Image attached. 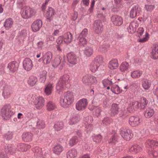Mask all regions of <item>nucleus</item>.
I'll return each mask as SVG.
<instances>
[{
    "instance_id": "nucleus-43",
    "label": "nucleus",
    "mask_w": 158,
    "mask_h": 158,
    "mask_svg": "<svg viewBox=\"0 0 158 158\" xmlns=\"http://www.w3.org/2000/svg\"><path fill=\"white\" fill-rule=\"evenodd\" d=\"M13 23V21L12 19L10 18L5 20L4 23V26L6 29H9L11 27Z\"/></svg>"
},
{
    "instance_id": "nucleus-21",
    "label": "nucleus",
    "mask_w": 158,
    "mask_h": 158,
    "mask_svg": "<svg viewBox=\"0 0 158 158\" xmlns=\"http://www.w3.org/2000/svg\"><path fill=\"white\" fill-rule=\"evenodd\" d=\"M2 95L5 99L9 98L12 93L11 87L8 85H6L3 87Z\"/></svg>"
},
{
    "instance_id": "nucleus-12",
    "label": "nucleus",
    "mask_w": 158,
    "mask_h": 158,
    "mask_svg": "<svg viewBox=\"0 0 158 158\" xmlns=\"http://www.w3.org/2000/svg\"><path fill=\"white\" fill-rule=\"evenodd\" d=\"M93 29L96 33L99 34H101L103 30L102 24L100 20L95 21L93 24Z\"/></svg>"
},
{
    "instance_id": "nucleus-45",
    "label": "nucleus",
    "mask_w": 158,
    "mask_h": 158,
    "mask_svg": "<svg viewBox=\"0 0 158 158\" xmlns=\"http://www.w3.org/2000/svg\"><path fill=\"white\" fill-rule=\"evenodd\" d=\"M27 37V31L26 30H23L19 33L18 38L19 40H23Z\"/></svg>"
},
{
    "instance_id": "nucleus-55",
    "label": "nucleus",
    "mask_w": 158,
    "mask_h": 158,
    "mask_svg": "<svg viewBox=\"0 0 158 158\" xmlns=\"http://www.w3.org/2000/svg\"><path fill=\"white\" fill-rule=\"evenodd\" d=\"M102 83L104 87H106L108 86H110L113 85V83L111 81L107 79H105L102 81Z\"/></svg>"
},
{
    "instance_id": "nucleus-23",
    "label": "nucleus",
    "mask_w": 158,
    "mask_h": 158,
    "mask_svg": "<svg viewBox=\"0 0 158 158\" xmlns=\"http://www.w3.org/2000/svg\"><path fill=\"white\" fill-rule=\"evenodd\" d=\"M54 87L53 83L49 82L45 86L44 91L45 94L48 95H50L52 93Z\"/></svg>"
},
{
    "instance_id": "nucleus-57",
    "label": "nucleus",
    "mask_w": 158,
    "mask_h": 158,
    "mask_svg": "<svg viewBox=\"0 0 158 158\" xmlns=\"http://www.w3.org/2000/svg\"><path fill=\"white\" fill-rule=\"evenodd\" d=\"M155 8V6L154 5L146 4L145 5L144 8L147 11L151 12Z\"/></svg>"
},
{
    "instance_id": "nucleus-38",
    "label": "nucleus",
    "mask_w": 158,
    "mask_h": 158,
    "mask_svg": "<svg viewBox=\"0 0 158 158\" xmlns=\"http://www.w3.org/2000/svg\"><path fill=\"white\" fill-rule=\"evenodd\" d=\"M38 81L37 77L35 76L31 75L30 77L28 80V83L31 86H33Z\"/></svg>"
},
{
    "instance_id": "nucleus-3",
    "label": "nucleus",
    "mask_w": 158,
    "mask_h": 158,
    "mask_svg": "<svg viewBox=\"0 0 158 158\" xmlns=\"http://www.w3.org/2000/svg\"><path fill=\"white\" fill-rule=\"evenodd\" d=\"M103 62L102 57L98 56L91 63L90 66V69L92 72H95L96 70H101L104 66L100 64Z\"/></svg>"
},
{
    "instance_id": "nucleus-14",
    "label": "nucleus",
    "mask_w": 158,
    "mask_h": 158,
    "mask_svg": "<svg viewBox=\"0 0 158 158\" xmlns=\"http://www.w3.org/2000/svg\"><path fill=\"white\" fill-rule=\"evenodd\" d=\"M141 11L140 7L138 5H136L132 7L130 12V17L134 18L137 16L139 15Z\"/></svg>"
},
{
    "instance_id": "nucleus-50",
    "label": "nucleus",
    "mask_w": 158,
    "mask_h": 158,
    "mask_svg": "<svg viewBox=\"0 0 158 158\" xmlns=\"http://www.w3.org/2000/svg\"><path fill=\"white\" fill-rule=\"evenodd\" d=\"M93 49L91 47H87L84 51V53L87 56H89L92 54Z\"/></svg>"
},
{
    "instance_id": "nucleus-39",
    "label": "nucleus",
    "mask_w": 158,
    "mask_h": 158,
    "mask_svg": "<svg viewBox=\"0 0 158 158\" xmlns=\"http://www.w3.org/2000/svg\"><path fill=\"white\" fill-rule=\"evenodd\" d=\"M120 70L122 72H127L129 70V65L126 62H123L120 66Z\"/></svg>"
},
{
    "instance_id": "nucleus-41",
    "label": "nucleus",
    "mask_w": 158,
    "mask_h": 158,
    "mask_svg": "<svg viewBox=\"0 0 158 158\" xmlns=\"http://www.w3.org/2000/svg\"><path fill=\"white\" fill-rule=\"evenodd\" d=\"M110 90L112 92L116 94H118L122 92V89L116 85H112Z\"/></svg>"
},
{
    "instance_id": "nucleus-59",
    "label": "nucleus",
    "mask_w": 158,
    "mask_h": 158,
    "mask_svg": "<svg viewBox=\"0 0 158 158\" xmlns=\"http://www.w3.org/2000/svg\"><path fill=\"white\" fill-rule=\"evenodd\" d=\"M24 3V0H17L16 2L17 7L19 9L22 8L23 6Z\"/></svg>"
},
{
    "instance_id": "nucleus-33",
    "label": "nucleus",
    "mask_w": 158,
    "mask_h": 158,
    "mask_svg": "<svg viewBox=\"0 0 158 158\" xmlns=\"http://www.w3.org/2000/svg\"><path fill=\"white\" fill-rule=\"evenodd\" d=\"M63 59L62 60L60 56H57L55 58L52 64V66L54 67H56L60 63L61 61L64 62L65 61V57L63 56Z\"/></svg>"
},
{
    "instance_id": "nucleus-61",
    "label": "nucleus",
    "mask_w": 158,
    "mask_h": 158,
    "mask_svg": "<svg viewBox=\"0 0 158 158\" xmlns=\"http://www.w3.org/2000/svg\"><path fill=\"white\" fill-rule=\"evenodd\" d=\"M111 120L108 117L105 118L102 121V123L104 125H107L110 123Z\"/></svg>"
},
{
    "instance_id": "nucleus-56",
    "label": "nucleus",
    "mask_w": 158,
    "mask_h": 158,
    "mask_svg": "<svg viewBox=\"0 0 158 158\" xmlns=\"http://www.w3.org/2000/svg\"><path fill=\"white\" fill-rule=\"evenodd\" d=\"M93 141L96 143L100 142L102 139V136L100 134L96 135L93 136Z\"/></svg>"
},
{
    "instance_id": "nucleus-2",
    "label": "nucleus",
    "mask_w": 158,
    "mask_h": 158,
    "mask_svg": "<svg viewBox=\"0 0 158 158\" xmlns=\"http://www.w3.org/2000/svg\"><path fill=\"white\" fill-rule=\"evenodd\" d=\"M64 98L60 97V102L61 106L64 107H68L73 102L74 96L73 93L67 92L64 94Z\"/></svg>"
},
{
    "instance_id": "nucleus-28",
    "label": "nucleus",
    "mask_w": 158,
    "mask_h": 158,
    "mask_svg": "<svg viewBox=\"0 0 158 158\" xmlns=\"http://www.w3.org/2000/svg\"><path fill=\"white\" fill-rule=\"evenodd\" d=\"M151 53L152 59H158V44H155L153 46L152 48Z\"/></svg>"
},
{
    "instance_id": "nucleus-52",
    "label": "nucleus",
    "mask_w": 158,
    "mask_h": 158,
    "mask_svg": "<svg viewBox=\"0 0 158 158\" xmlns=\"http://www.w3.org/2000/svg\"><path fill=\"white\" fill-rule=\"evenodd\" d=\"M37 127L40 129L44 128L45 127V123L44 121L41 119H39L37 121Z\"/></svg>"
},
{
    "instance_id": "nucleus-54",
    "label": "nucleus",
    "mask_w": 158,
    "mask_h": 158,
    "mask_svg": "<svg viewBox=\"0 0 158 158\" xmlns=\"http://www.w3.org/2000/svg\"><path fill=\"white\" fill-rule=\"evenodd\" d=\"M118 139L117 135H114L109 140L108 143L110 144H114L118 142Z\"/></svg>"
},
{
    "instance_id": "nucleus-37",
    "label": "nucleus",
    "mask_w": 158,
    "mask_h": 158,
    "mask_svg": "<svg viewBox=\"0 0 158 158\" xmlns=\"http://www.w3.org/2000/svg\"><path fill=\"white\" fill-rule=\"evenodd\" d=\"M154 113V110L152 108L149 107L145 111L144 115L146 118H149L153 115Z\"/></svg>"
},
{
    "instance_id": "nucleus-18",
    "label": "nucleus",
    "mask_w": 158,
    "mask_h": 158,
    "mask_svg": "<svg viewBox=\"0 0 158 158\" xmlns=\"http://www.w3.org/2000/svg\"><path fill=\"white\" fill-rule=\"evenodd\" d=\"M141 122V119L139 117L131 116L129 119V123L133 127H135L139 125Z\"/></svg>"
},
{
    "instance_id": "nucleus-27",
    "label": "nucleus",
    "mask_w": 158,
    "mask_h": 158,
    "mask_svg": "<svg viewBox=\"0 0 158 158\" xmlns=\"http://www.w3.org/2000/svg\"><path fill=\"white\" fill-rule=\"evenodd\" d=\"M63 36L64 42L67 44L71 43L73 39L72 34L69 32L65 33Z\"/></svg>"
},
{
    "instance_id": "nucleus-40",
    "label": "nucleus",
    "mask_w": 158,
    "mask_h": 158,
    "mask_svg": "<svg viewBox=\"0 0 158 158\" xmlns=\"http://www.w3.org/2000/svg\"><path fill=\"white\" fill-rule=\"evenodd\" d=\"M63 150L62 146L59 144L55 146L53 149V151L54 153L59 155Z\"/></svg>"
},
{
    "instance_id": "nucleus-35",
    "label": "nucleus",
    "mask_w": 158,
    "mask_h": 158,
    "mask_svg": "<svg viewBox=\"0 0 158 158\" xmlns=\"http://www.w3.org/2000/svg\"><path fill=\"white\" fill-rule=\"evenodd\" d=\"M118 66V60L115 59L110 61L108 64L109 68L112 70L116 69Z\"/></svg>"
},
{
    "instance_id": "nucleus-53",
    "label": "nucleus",
    "mask_w": 158,
    "mask_h": 158,
    "mask_svg": "<svg viewBox=\"0 0 158 158\" xmlns=\"http://www.w3.org/2000/svg\"><path fill=\"white\" fill-rule=\"evenodd\" d=\"M109 47L110 45L109 44L104 42V43L100 47L98 50L99 51L105 52L106 51L107 49L109 48Z\"/></svg>"
},
{
    "instance_id": "nucleus-32",
    "label": "nucleus",
    "mask_w": 158,
    "mask_h": 158,
    "mask_svg": "<svg viewBox=\"0 0 158 158\" xmlns=\"http://www.w3.org/2000/svg\"><path fill=\"white\" fill-rule=\"evenodd\" d=\"M80 120V117L78 114H74L72 115L70 118L69 123L70 125L77 124Z\"/></svg>"
},
{
    "instance_id": "nucleus-6",
    "label": "nucleus",
    "mask_w": 158,
    "mask_h": 158,
    "mask_svg": "<svg viewBox=\"0 0 158 158\" xmlns=\"http://www.w3.org/2000/svg\"><path fill=\"white\" fill-rule=\"evenodd\" d=\"M35 13V10L28 6H25L21 13V15L23 19H27L33 16Z\"/></svg>"
},
{
    "instance_id": "nucleus-8",
    "label": "nucleus",
    "mask_w": 158,
    "mask_h": 158,
    "mask_svg": "<svg viewBox=\"0 0 158 158\" xmlns=\"http://www.w3.org/2000/svg\"><path fill=\"white\" fill-rule=\"evenodd\" d=\"M120 134L122 137L126 140H130L132 137L131 131L129 129L122 128L120 130Z\"/></svg>"
},
{
    "instance_id": "nucleus-25",
    "label": "nucleus",
    "mask_w": 158,
    "mask_h": 158,
    "mask_svg": "<svg viewBox=\"0 0 158 158\" xmlns=\"http://www.w3.org/2000/svg\"><path fill=\"white\" fill-rule=\"evenodd\" d=\"M33 135L30 132H24L22 135V140L24 142H29L32 139Z\"/></svg>"
},
{
    "instance_id": "nucleus-17",
    "label": "nucleus",
    "mask_w": 158,
    "mask_h": 158,
    "mask_svg": "<svg viewBox=\"0 0 158 158\" xmlns=\"http://www.w3.org/2000/svg\"><path fill=\"white\" fill-rule=\"evenodd\" d=\"M42 23L40 19H37L34 21L31 25L32 31L34 32L39 31L42 27Z\"/></svg>"
},
{
    "instance_id": "nucleus-48",
    "label": "nucleus",
    "mask_w": 158,
    "mask_h": 158,
    "mask_svg": "<svg viewBox=\"0 0 158 158\" xmlns=\"http://www.w3.org/2000/svg\"><path fill=\"white\" fill-rule=\"evenodd\" d=\"M64 126L63 123L61 122H58L54 125V128L55 130L59 131L62 129Z\"/></svg>"
},
{
    "instance_id": "nucleus-24",
    "label": "nucleus",
    "mask_w": 158,
    "mask_h": 158,
    "mask_svg": "<svg viewBox=\"0 0 158 158\" xmlns=\"http://www.w3.org/2000/svg\"><path fill=\"white\" fill-rule=\"evenodd\" d=\"M18 67L19 63L15 61L10 63L7 66V67L11 73L16 72L18 69Z\"/></svg>"
},
{
    "instance_id": "nucleus-34",
    "label": "nucleus",
    "mask_w": 158,
    "mask_h": 158,
    "mask_svg": "<svg viewBox=\"0 0 158 158\" xmlns=\"http://www.w3.org/2000/svg\"><path fill=\"white\" fill-rule=\"evenodd\" d=\"M16 149L19 151L25 152L30 149L31 146L28 145L23 143H20L17 145Z\"/></svg>"
},
{
    "instance_id": "nucleus-10",
    "label": "nucleus",
    "mask_w": 158,
    "mask_h": 158,
    "mask_svg": "<svg viewBox=\"0 0 158 158\" xmlns=\"http://www.w3.org/2000/svg\"><path fill=\"white\" fill-rule=\"evenodd\" d=\"M82 81L85 84L89 85L96 83L97 80L96 77L93 76L87 75L82 78Z\"/></svg>"
},
{
    "instance_id": "nucleus-62",
    "label": "nucleus",
    "mask_w": 158,
    "mask_h": 158,
    "mask_svg": "<svg viewBox=\"0 0 158 158\" xmlns=\"http://www.w3.org/2000/svg\"><path fill=\"white\" fill-rule=\"evenodd\" d=\"M88 34V30L86 28H84L81 32L79 36L80 37H85Z\"/></svg>"
},
{
    "instance_id": "nucleus-9",
    "label": "nucleus",
    "mask_w": 158,
    "mask_h": 158,
    "mask_svg": "<svg viewBox=\"0 0 158 158\" xmlns=\"http://www.w3.org/2000/svg\"><path fill=\"white\" fill-rule=\"evenodd\" d=\"M120 107L119 105L116 103H113L108 111L109 114L112 117H114L117 115L118 113Z\"/></svg>"
},
{
    "instance_id": "nucleus-63",
    "label": "nucleus",
    "mask_w": 158,
    "mask_h": 158,
    "mask_svg": "<svg viewBox=\"0 0 158 158\" xmlns=\"http://www.w3.org/2000/svg\"><path fill=\"white\" fill-rule=\"evenodd\" d=\"M154 122L155 124L156 130L158 131V114L155 116Z\"/></svg>"
},
{
    "instance_id": "nucleus-15",
    "label": "nucleus",
    "mask_w": 158,
    "mask_h": 158,
    "mask_svg": "<svg viewBox=\"0 0 158 158\" xmlns=\"http://www.w3.org/2000/svg\"><path fill=\"white\" fill-rule=\"evenodd\" d=\"M111 21L116 26H120L123 23V19L122 17L116 15H112Z\"/></svg>"
},
{
    "instance_id": "nucleus-46",
    "label": "nucleus",
    "mask_w": 158,
    "mask_h": 158,
    "mask_svg": "<svg viewBox=\"0 0 158 158\" xmlns=\"http://www.w3.org/2000/svg\"><path fill=\"white\" fill-rule=\"evenodd\" d=\"M32 151L34 153V155L37 156L41 157L42 156L43 152L41 149L38 147H36L32 149Z\"/></svg>"
},
{
    "instance_id": "nucleus-1",
    "label": "nucleus",
    "mask_w": 158,
    "mask_h": 158,
    "mask_svg": "<svg viewBox=\"0 0 158 158\" xmlns=\"http://www.w3.org/2000/svg\"><path fill=\"white\" fill-rule=\"evenodd\" d=\"M69 76L67 74L64 75L61 77L56 86V89L57 91H59L58 93L63 89H65L69 87Z\"/></svg>"
},
{
    "instance_id": "nucleus-11",
    "label": "nucleus",
    "mask_w": 158,
    "mask_h": 158,
    "mask_svg": "<svg viewBox=\"0 0 158 158\" xmlns=\"http://www.w3.org/2000/svg\"><path fill=\"white\" fill-rule=\"evenodd\" d=\"M88 102L86 99L83 98L79 100L76 104V108L77 110H83L86 107Z\"/></svg>"
},
{
    "instance_id": "nucleus-36",
    "label": "nucleus",
    "mask_w": 158,
    "mask_h": 158,
    "mask_svg": "<svg viewBox=\"0 0 158 158\" xmlns=\"http://www.w3.org/2000/svg\"><path fill=\"white\" fill-rule=\"evenodd\" d=\"M77 155V150L74 148H72L69 150L67 153V158H75Z\"/></svg>"
},
{
    "instance_id": "nucleus-20",
    "label": "nucleus",
    "mask_w": 158,
    "mask_h": 158,
    "mask_svg": "<svg viewBox=\"0 0 158 158\" xmlns=\"http://www.w3.org/2000/svg\"><path fill=\"white\" fill-rule=\"evenodd\" d=\"M67 58L68 62L72 64H75L77 63V57L75 54L71 52L69 53L67 56Z\"/></svg>"
},
{
    "instance_id": "nucleus-51",
    "label": "nucleus",
    "mask_w": 158,
    "mask_h": 158,
    "mask_svg": "<svg viewBox=\"0 0 158 158\" xmlns=\"http://www.w3.org/2000/svg\"><path fill=\"white\" fill-rule=\"evenodd\" d=\"M13 135V134L12 131H8L3 135V138L4 139L9 140L12 138Z\"/></svg>"
},
{
    "instance_id": "nucleus-44",
    "label": "nucleus",
    "mask_w": 158,
    "mask_h": 158,
    "mask_svg": "<svg viewBox=\"0 0 158 158\" xmlns=\"http://www.w3.org/2000/svg\"><path fill=\"white\" fill-rule=\"evenodd\" d=\"M148 101L144 97H142L140 99V102L139 103V107L141 109H144L147 106L148 103Z\"/></svg>"
},
{
    "instance_id": "nucleus-19",
    "label": "nucleus",
    "mask_w": 158,
    "mask_h": 158,
    "mask_svg": "<svg viewBox=\"0 0 158 158\" xmlns=\"http://www.w3.org/2000/svg\"><path fill=\"white\" fill-rule=\"evenodd\" d=\"M35 106V107L38 109L41 108L44 104V100L42 97H39L35 98L34 102Z\"/></svg>"
},
{
    "instance_id": "nucleus-22",
    "label": "nucleus",
    "mask_w": 158,
    "mask_h": 158,
    "mask_svg": "<svg viewBox=\"0 0 158 158\" xmlns=\"http://www.w3.org/2000/svg\"><path fill=\"white\" fill-rule=\"evenodd\" d=\"M139 102L136 101H135L129 104L128 108V111L130 113L133 112L138 109L139 107Z\"/></svg>"
},
{
    "instance_id": "nucleus-42",
    "label": "nucleus",
    "mask_w": 158,
    "mask_h": 158,
    "mask_svg": "<svg viewBox=\"0 0 158 158\" xmlns=\"http://www.w3.org/2000/svg\"><path fill=\"white\" fill-rule=\"evenodd\" d=\"M143 72L139 70H136L131 72V76L133 78H139L142 75Z\"/></svg>"
},
{
    "instance_id": "nucleus-5",
    "label": "nucleus",
    "mask_w": 158,
    "mask_h": 158,
    "mask_svg": "<svg viewBox=\"0 0 158 158\" xmlns=\"http://www.w3.org/2000/svg\"><path fill=\"white\" fill-rule=\"evenodd\" d=\"M147 147L149 148L148 149L149 154H151L153 156H157V153L153 151V149L158 146V142L156 140H148L147 142Z\"/></svg>"
},
{
    "instance_id": "nucleus-31",
    "label": "nucleus",
    "mask_w": 158,
    "mask_h": 158,
    "mask_svg": "<svg viewBox=\"0 0 158 158\" xmlns=\"http://www.w3.org/2000/svg\"><path fill=\"white\" fill-rule=\"evenodd\" d=\"M43 56L44 64H48L51 62L52 57V54L51 52L48 51L45 54L43 53Z\"/></svg>"
},
{
    "instance_id": "nucleus-4",
    "label": "nucleus",
    "mask_w": 158,
    "mask_h": 158,
    "mask_svg": "<svg viewBox=\"0 0 158 158\" xmlns=\"http://www.w3.org/2000/svg\"><path fill=\"white\" fill-rule=\"evenodd\" d=\"M15 114L9 104L5 105L1 110L0 115L3 118L6 120L9 119Z\"/></svg>"
},
{
    "instance_id": "nucleus-29",
    "label": "nucleus",
    "mask_w": 158,
    "mask_h": 158,
    "mask_svg": "<svg viewBox=\"0 0 158 158\" xmlns=\"http://www.w3.org/2000/svg\"><path fill=\"white\" fill-rule=\"evenodd\" d=\"M142 150V148L140 146L135 144L129 149V152L132 154H135L141 152Z\"/></svg>"
},
{
    "instance_id": "nucleus-16",
    "label": "nucleus",
    "mask_w": 158,
    "mask_h": 158,
    "mask_svg": "<svg viewBox=\"0 0 158 158\" xmlns=\"http://www.w3.org/2000/svg\"><path fill=\"white\" fill-rule=\"evenodd\" d=\"M23 68L27 71H29L32 69L33 65L32 60L29 58H26L23 61Z\"/></svg>"
},
{
    "instance_id": "nucleus-7",
    "label": "nucleus",
    "mask_w": 158,
    "mask_h": 158,
    "mask_svg": "<svg viewBox=\"0 0 158 158\" xmlns=\"http://www.w3.org/2000/svg\"><path fill=\"white\" fill-rule=\"evenodd\" d=\"M45 16L47 22H50L52 21L54 15L56 14L55 10L52 7L48 6L46 10Z\"/></svg>"
},
{
    "instance_id": "nucleus-30",
    "label": "nucleus",
    "mask_w": 158,
    "mask_h": 158,
    "mask_svg": "<svg viewBox=\"0 0 158 158\" xmlns=\"http://www.w3.org/2000/svg\"><path fill=\"white\" fill-rule=\"evenodd\" d=\"M15 148L12 144L7 145L4 146L5 151L6 152L10 154H13L15 152Z\"/></svg>"
},
{
    "instance_id": "nucleus-58",
    "label": "nucleus",
    "mask_w": 158,
    "mask_h": 158,
    "mask_svg": "<svg viewBox=\"0 0 158 158\" xmlns=\"http://www.w3.org/2000/svg\"><path fill=\"white\" fill-rule=\"evenodd\" d=\"M78 141L77 137L74 136L72 138L69 140L70 145L73 146L75 145Z\"/></svg>"
},
{
    "instance_id": "nucleus-49",
    "label": "nucleus",
    "mask_w": 158,
    "mask_h": 158,
    "mask_svg": "<svg viewBox=\"0 0 158 158\" xmlns=\"http://www.w3.org/2000/svg\"><path fill=\"white\" fill-rule=\"evenodd\" d=\"M47 107L48 111L52 110L56 108V104L52 102L49 101L47 103Z\"/></svg>"
},
{
    "instance_id": "nucleus-64",
    "label": "nucleus",
    "mask_w": 158,
    "mask_h": 158,
    "mask_svg": "<svg viewBox=\"0 0 158 158\" xmlns=\"http://www.w3.org/2000/svg\"><path fill=\"white\" fill-rule=\"evenodd\" d=\"M56 43L59 45L61 44L64 42L63 36H60L58 37L56 40Z\"/></svg>"
},
{
    "instance_id": "nucleus-26",
    "label": "nucleus",
    "mask_w": 158,
    "mask_h": 158,
    "mask_svg": "<svg viewBox=\"0 0 158 158\" xmlns=\"http://www.w3.org/2000/svg\"><path fill=\"white\" fill-rule=\"evenodd\" d=\"M138 26V24L136 21H133L130 24L127 28V30L129 33L132 34L135 32L136 28Z\"/></svg>"
},
{
    "instance_id": "nucleus-13",
    "label": "nucleus",
    "mask_w": 158,
    "mask_h": 158,
    "mask_svg": "<svg viewBox=\"0 0 158 158\" xmlns=\"http://www.w3.org/2000/svg\"><path fill=\"white\" fill-rule=\"evenodd\" d=\"M93 121L92 118L91 116H88L84 118V123L86 128V131L88 133H89L92 130L91 123Z\"/></svg>"
},
{
    "instance_id": "nucleus-47",
    "label": "nucleus",
    "mask_w": 158,
    "mask_h": 158,
    "mask_svg": "<svg viewBox=\"0 0 158 158\" xmlns=\"http://www.w3.org/2000/svg\"><path fill=\"white\" fill-rule=\"evenodd\" d=\"M151 81L148 80H144L142 82V86L143 88L146 90H148L150 87Z\"/></svg>"
},
{
    "instance_id": "nucleus-60",
    "label": "nucleus",
    "mask_w": 158,
    "mask_h": 158,
    "mask_svg": "<svg viewBox=\"0 0 158 158\" xmlns=\"http://www.w3.org/2000/svg\"><path fill=\"white\" fill-rule=\"evenodd\" d=\"M79 44L80 45L84 46L86 44L87 41L85 37H80L79 36Z\"/></svg>"
}]
</instances>
